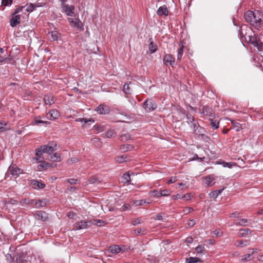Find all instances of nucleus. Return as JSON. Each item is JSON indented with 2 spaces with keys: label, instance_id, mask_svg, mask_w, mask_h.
Returning <instances> with one entry per match:
<instances>
[{
  "label": "nucleus",
  "instance_id": "obj_5",
  "mask_svg": "<svg viewBox=\"0 0 263 263\" xmlns=\"http://www.w3.org/2000/svg\"><path fill=\"white\" fill-rule=\"evenodd\" d=\"M156 107L157 104L152 99H147L143 103V108L147 112L154 110Z\"/></svg>",
  "mask_w": 263,
  "mask_h": 263
},
{
  "label": "nucleus",
  "instance_id": "obj_60",
  "mask_svg": "<svg viewBox=\"0 0 263 263\" xmlns=\"http://www.w3.org/2000/svg\"><path fill=\"white\" fill-rule=\"evenodd\" d=\"M168 193V191L166 190H165L160 191V193L159 194V195H160V197L167 196L169 195V194Z\"/></svg>",
  "mask_w": 263,
  "mask_h": 263
},
{
  "label": "nucleus",
  "instance_id": "obj_2",
  "mask_svg": "<svg viewBox=\"0 0 263 263\" xmlns=\"http://www.w3.org/2000/svg\"><path fill=\"white\" fill-rule=\"evenodd\" d=\"M57 149V144L54 142H49L48 144L43 145L35 149V155H43L44 153L51 154Z\"/></svg>",
  "mask_w": 263,
  "mask_h": 263
},
{
  "label": "nucleus",
  "instance_id": "obj_14",
  "mask_svg": "<svg viewBox=\"0 0 263 263\" xmlns=\"http://www.w3.org/2000/svg\"><path fill=\"white\" fill-rule=\"evenodd\" d=\"M164 62L167 65L169 64L172 67L175 63V58L171 54H166L163 58Z\"/></svg>",
  "mask_w": 263,
  "mask_h": 263
},
{
  "label": "nucleus",
  "instance_id": "obj_46",
  "mask_svg": "<svg viewBox=\"0 0 263 263\" xmlns=\"http://www.w3.org/2000/svg\"><path fill=\"white\" fill-rule=\"evenodd\" d=\"M123 89L124 92L126 94H130L132 92L130 87L129 86V84H125L123 86Z\"/></svg>",
  "mask_w": 263,
  "mask_h": 263
},
{
  "label": "nucleus",
  "instance_id": "obj_21",
  "mask_svg": "<svg viewBox=\"0 0 263 263\" xmlns=\"http://www.w3.org/2000/svg\"><path fill=\"white\" fill-rule=\"evenodd\" d=\"M157 14L160 16L162 15H167L168 14V11L166 6H163L160 7L157 11Z\"/></svg>",
  "mask_w": 263,
  "mask_h": 263
},
{
  "label": "nucleus",
  "instance_id": "obj_4",
  "mask_svg": "<svg viewBox=\"0 0 263 263\" xmlns=\"http://www.w3.org/2000/svg\"><path fill=\"white\" fill-rule=\"evenodd\" d=\"M248 43L251 44L254 47H256L258 50H261L262 47V43L260 41L258 36L255 34L254 32L249 37L248 41H246Z\"/></svg>",
  "mask_w": 263,
  "mask_h": 263
},
{
  "label": "nucleus",
  "instance_id": "obj_61",
  "mask_svg": "<svg viewBox=\"0 0 263 263\" xmlns=\"http://www.w3.org/2000/svg\"><path fill=\"white\" fill-rule=\"evenodd\" d=\"M23 8H24V7L20 6V7L17 8L16 9H15L14 13H13V15H16L17 13L22 11L23 10Z\"/></svg>",
  "mask_w": 263,
  "mask_h": 263
},
{
  "label": "nucleus",
  "instance_id": "obj_16",
  "mask_svg": "<svg viewBox=\"0 0 263 263\" xmlns=\"http://www.w3.org/2000/svg\"><path fill=\"white\" fill-rule=\"evenodd\" d=\"M35 216L38 220L42 221H45L47 219L46 213L41 211H37L35 214Z\"/></svg>",
  "mask_w": 263,
  "mask_h": 263
},
{
  "label": "nucleus",
  "instance_id": "obj_7",
  "mask_svg": "<svg viewBox=\"0 0 263 263\" xmlns=\"http://www.w3.org/2000/svg\"><path fill=\"white\" fill-rule=\"evenodd\" d=\"M91 225V222L90 221H86L81 220L79 222L75 223L73 226V229L74 230H79L87 228Z\"/></svg>",
  "mask_w": 263,
  "mask_h": 263
},
{
  "label": "nucleus",
  "instance_id": "obj_41",
  "mask_svg": "<svg viewBox=\"0 0 263 263\" xmlns=\"http://www.w3.org/2000/svg\"><path fill=\"white\" fill-rule=\"evenodd\" d=\"M186 119L187 120V123L189 124H191V125L195 122V118L191 114H186Z\"/></svg>",
  "mask_w": 263,
  "mask_h": 263
},
{
  "label": "nucleus",
  "instance_id": "obj_38",
  "mask_svg": "<svg viewBox=\"0 0 263 263\" xmlns=\"http://www.w3.org/2000/svg\"><path fill=\"white\" fill-rule=\"evenodd\" d=\"M50 159L52 160L53 161H60V155L56 153L53 154H50Z\"/></svg>",
  "mask_w": 263,
  "mask_h": 263
},
{
  "label": "nucleus",
  "instance_id": "obj_23",
  "mask_svg": "<svg viewBox=\"0 0 263 263\" xmlns=\"http://www.w3.org/2000/svg\"><path fill=\"white\" fill-rule=\"evenodd\" d=\"M231 122L232 126L231 128H234L236 132H239L242 129L241 124L235 120L230 119Z\"/></svg>",
  "mask_w": 263,
  "mask_h": 263
},
{
  "label": "nucleus",
  "instance_id": "obj_37",
  "mask_svg": "<svg viewBox=\"0 0 263 263\" xmlns=\"http://www.w3.org/2000/svg\"><path fill=\"white\" fill-rule=\"evenodd\" d=\"M124 183H129L130 181V175L128 173H126L122 177Z\"/></svg>",
  "mask_w": 263,
  "mask_h": 263
},
{
  "label": "nucleus",
  "instance_id": "obj_49",
  "mask_svg": "<svg viewBox=\"0 0 263 263\" xmlns=\"http://www.w3.org/2000/svg\"><path fill=\"white\" fill-rule=\"evenodd\" d=\"M211 125L213 129H217L219 127V122L216 120L211 119Z\"/></svg>",
  "mask_w": 263,
  "mask_h": 263
},
{
  "label": "nucleus",
  "instance_id": "obj_34",
  "mask_svg": "<svg viewBox=\"0 0 263 263\" xmlns=\"http://www.w3.org/2000/svg\"><path fill=\"white\" fill-rule=\"evenodd\" d=\"M251 231L249 229H242L240 230V233H239V236L240 237L245 236L248 234H251Z\"/></svg>",
  "mask_w": 263,
  "mask_h": 263
},
{
  "label": "nucleus",
  "instance_id": "obj_29",
  "mask_svg": "<svg viewBox=\"0 0 263 263\" xmlns=\"http://www.w3.org/2000/svg\"><path fill=\"white\" fill-rule=\"evenodd\" d=\"M9 170L12 175H17L22 173L21 169L17 167H14L13 166L9 167Z\"/></svg>",
  "mask_w": 263,
  "mask_h": 263
},
{
  "label": "nucleus",
  "instance_id": "obj_36",
  "mask_svg": "<svg viewBox=\"0 0 263 263\" xmlns=\"http://www.w3.org/2000/svg\"><path fill=\"white\" fill-rule=\"evenodd\" d=\"M160 193V191H159L157 190H155L149 192L148 193V195L151 197H160V195H159Z\"/></svg>",
  "mask_w": 263,
  "mask_h": 263
},
{
  "label": "nucleus",
  "instance_id": "obj_8",
  "mask_svg": "<svg viewBox=\"0 0 263 263\" xmlns=\"http://www.w3.org/2000/svg\"><path fill=\"white\" fill-rule=\"evenodd\" d=\"M96 111L100 115H106L110 112V109L109 106L101 104L96 108Z\"/></svg>",
  "mask_w": 263,
  "mask_h": 263
},
{
  "label": "nucleus",
  "instance_id": "obj_9",
  "mask_svg": "<svg viewBox=\"0 0 263 263\" xmlns=\"http://www.w3.org/2000/svg\"><path fill=\"white\" fill-rule=\"evenodd\" d=\"M24 201L25 203H26L27 204H34L37 208L44 207L46 205V202L45 200H30L27 199H25L24 200Z\"/></svg>",
  "mask_w": 263,
  "mask_h": 263
},
{
  "label": "nucleus",
  "instance_id": "obj_42",
  "mask_svg": "<svg viewBox=\"0 0 263 263\" xmlns=\"http://www.w3.org/2000/svg\"><path fill=\"white\" fill-rule=\"evenodd\" d=\"M134 233L136 234V235H145V229H138L137 230H134Z\"/></svg>",
  "mask_w": 263,
  "mask_h": 263
},
{
  "label": "nucleus",
  "instance_id": "obj_31",
  "mask_svg": "<svg viewBox=\"0 0 263 263\" xmlns=\"http://www.w3.org/2000/svg\"><path fill=\"white\" fill-rule=\"evenodd\" d=\"M215 179L213 175H210L205 178V183L207 184L208 186H212L213 184L211 183Z\"/></svg>",
  "mask_w": 263,
  "mask_h": 263
},
{
  "label": "nucleus",
  "instance_id": "obj_39",
  "mask_svg": "<svg viewBox=\"0 0 263 263\" xmlns=\"http://www.w3.org/2000/svg\"><path fill=\"white\" fill-rule=\"evenodd\" d=\"M200 261V259L198 257H190L186 259V262L187 263H195Z\"/></svg>",
  "mask_w": 263,
  "mask_h": 263
},
{
  "label": "nucleus",
  "instance_id": "obj_62",
  "mask_svg": "<svg viewBox=\"0 0 263 263\" xmlns=\"http://www.w3.org/2000/svg\"><path fill=\"white\" fill-rule=\"evenodd\" d=\"M76 121L81 122L82 123H84V124H85L88 122V120L85 118H78L76 119Z\"/></svg>",
  "mask_w": 263,
  "mask_h": 263
},
{
  "label": "nucleus",
  "instance_id": "obj_22",
  "mask_svg": "<svg viewBox=\"0 0 263 263\" xmlns=\"http://www.w3.org/2000/svg\"><path fill=\"white\" fill-rule=\"evenodd\" d=\"M216 164H221L224 167L232 168L233 166H236V163L235 162H226L224 161H218L216 162Z\"/></svg>",
  "mask_w": 263,
  "mask_h": 263
},
{
  "label": "nucleus",
  "instance_id": "obj_32",
  "mask_svg": "<svg viewBox=\"0 0 263 263\" xmlns=\"http://www.w3.org/2000/svg\"><path fill=\"white\" fill-rule=\"evenodd\" d=\"M134 148V147L130 144H123L120 146V150L122 152H126L133 149Z\"/></svg>",
  "mask_w": 263,
  "mask_h": 263
},
{
  "label": "nucleus",
  "instance_id": "obj_64",
  "mask_svg": "<svg viewBox=\"0 0 263 263\" xmlns=\"http://www.w3.org/2000/svg\"><path fill=\"white\" fill-rule=\"evenodd\" d=\"M176 180H177V179H176V177H172L171 178H170L168 180L167 183L168 184L173 183L175 182L176 181Z\"/></svg>",
  "mask_w": 263,
  "mask_h": 263
},
{
  "label": "nucleus",
  "instance_id": "obj_51",
  "mask_svg": "<svg viewBox=\"0 0 263 263\" xmlns=\"http://www.w3.org/2000/svg\"><path fill=\"white\" fill-rule=\"evenodd\" d=\"M79 161V159L77 157H73L70 159H69L67 161V162L69 164H72L73 163H75L78 162Z\"/></svg>",
  "mask_w": 263,
  "mask_h": 263
},
{
  "label": "nucleus",
  "instance_id": "obj_20",
  "mask_svg": "<svg viewBox=\"0 0 263 263\" xmlns=\"http://www.w3.org/2000/svg\"><path fill=\"white\" fill-rule=\"evenodd\" d=\"M44 102L45 104L51 105L54 103V97L51 95H47L44 98Z\"/></svg>",
  "mask_w": 263,
  "mask_h": 263
},
{
  "label": "nucleus",
  "instance_id": "obj_1",
  "mask_svg": "<svg viewBox=\"0 0 263 263\" xmlns=\"http://www.w3.org/2000/svg\"><path fill=\"white\" fill-rule=\"evenodd\" d=\"M244 16L246 21L254 28L258 29L261 27L263 24V13L260 11H247Z\"/></svg>",
  "mask_w": 263,
  "mask_h": 263
},
{
  "label": "nucleus",
  "instance_id": "obj_55",
  "mask_svg": "<svg viewBox=\"0 0 263 263\" xmlns=\"http://www.w3.org/2000/svg\"><path fill=\"white\" fill-rule=\"evenodd\" d=\"M12 0H2V4L3 5L7 6L11 5L12 4Z\"/></svg>",
  "mask_w": 263,
  "mask_h": 263
},
{
  "label": "nucleus",
  "instance_id": "obj_47",
  "mask_svg": "<svg viewBox=\"0 0 263 263\" xmlns=\"http://www.w3.org/2000/svg\"><path fill=\"white\" fill-rule=\"evenodd\" d=\"M183 52V46H181L179 48L178 51V54H177V59L178 60H180Z\"/></svg>",
  "mask_w": 263,
  "mask_h": 263
},
{
  "label": "nucleus",
  "instance_id": "obj_15",
  "mask_svg": "<svg viewBox=\"0 0 263 263\" xmlns=\"http://www.w3.org/2000/svg\"><path fill=\"white\" fill-rule=\"evenodd\" d=\"M202 113L206 115L210 116V117L213 118L214 117V114L213 112L211 107L209 106H204L202 108Z\"/></svg>",
  "mask_w": 263,
  "mask_h": 263
},
{
  "label": "nucleus",
  "instance_id": "obj_13",
  "mask_svg": "<svg viewBox=\"0 0 263 263\" xmlns=\"http://www.w3.org/2000/svg\"><path fill=\"white\" fill-rule=\"evenodd\" d=\"M21 21V16L20 15H13L12 17L11 18L10 23V25L12 27H15L17 25L20 23Z\"/></svg>",
  "mask_w": 263,
  "mask_h": 263
},
{
  "label": "nucleus",
  "instance_id": "obj_28",
  "mask_svg": "<svg viewBox=\"0 0 263 263\" xmlns=\"http://www.w3.org/2000/svg\"><path fill=\"white\" fill-rule=\"evenodd\" d=\"M251 221L250 219L242 218L240 219L239 222L235 223V224L237 226L246 227L248 226V223Z\"/></svg>",
  "mask_w": 263,
  "mask_h": 263
},
{
  "label": "nucleus",
  "instance_id": "obj_35",
  "mask_svg": "<svg viewBox=\"0 0 263 263\" xmlns=\"http://www.w3.org/2000/svg\"><path fill=\"white\" fill-rule=\"evenodd\" d=\"M105 137L107 138H112L116 136L115 132L114 129H109L105 133Z\"/></svg>",
  "mask_w": 263,
  "mask_h": 263
},
{
  "label": "nucleus",
  "instance_id": "obj_12",
  "mask_svg": "<svg viewBox=\"0 0 263 263\" xmlns=\"http://www.w3.org/2000/svg\"><path fill=\"white\" fill-rule=\"evenodd\" d=\"M60 35L61 34L56 30L49 32L48 34V38L51 41H55L58 40Z\"/></svg>",
  "mask_w": 263,
  "mask_h": 263
},
{
  "label": "nucleus",
  "instance_id": "obj_17",
  "mask_svg": "<svg viewBox=\"0 0 263 263\" xmlns=\"http://www.w3.org/2000/svg\"><path fill=\"white\" fill-rule=\"evenodd\" d=\"M31 185L35 189H42L45 187V184L35 180L32 181Z\"/></svg>",
  "mask_w": 263,
  "mask_h": 263
},
{
  "label": "nucleus",
  "instance_id": "obj_6",
  "mask_svg": "<svg viewBox=\"0 0 263 263\" xmlns=\"http://www.w3.org/2000/svg\"><path fill=\"white\" fill-rule=\"evenodd\" d=\"M62 7L67 15L70 16H74V7L64 4V0H62Z\"/></svg>",
  "mask_w": 263,
  "mask_h": 263
},
{
  "label": "nucleus",
  "instance_id": "obj_48",
  "mask_svg": "<svg viewBox=\"0 0 263 263\" xmlns=\"http://www.w3.org/2000/svg\"><path fill=\"white\" fill-rule=\"evenodd\" d=\"M130 138V135L128 134H123L120 137L121 140L123 142L126 141Z\"/></svg>",
  "mask_w": 263,
  "mask_h": 263
},
{
  "label": "nucleus",
  "instance_id": "obj_18",
  "mask_svg": "<svg viewBox=\"0 0 263 263\" xmlns=\"http://www.w3.org/2000/svg\"><path fill=\"white\" fill-rule=\"evenodd\" d=\"M108 251L113 254H117L120 252L124 251L122 248L120 247L118 245L110 246L108 249Z\"/></svg>",
  "mask_w": 263,
  "mask_h": 263
},
{
  "label": "nucleus",
  "instance_id": "obj_3",
  "mask_svg": "<svg viewBox=\"0 0 263 263\" xmlns=\"http://www.w3.org/2000/svg\"><path fill=\"white\" fill-rule=\"evenodd\" d=\"M239 31L240 39L242 42H246L248 41L249 37L251 34H253L254 32L250 27L246 25L241 26Z\"/></svg>",
  "mask_w": 263,
  "mask_h": 263
},
{
  "label": "nucleus",
  "instance_id": "obj_25",
  "mask_svg": "<svg viewBox=\"0 0 263 263\" xmlns=\"http://www.w3.org/2000/svg\"><path fill=\"white\" fill-rule=\"evenodd\" d=\"M224 189V187H223L222 189L215 190V191L211 192L209 193L210 198H213V199L216 198L218 197V196L219 195L222 193V192L223 191Z\"/></svg>",
  "mask_w": 263,
  "mask_h": 263
},
{
  "label": "nucleus",
  "instance_id": "obj_44",
  "mask_svg": "<svg viewBox=\"0 0 263 263\" xmlns=\"http://www.w3.org/2000/svg\"><path fill=\"white\" fill-rule=\"evenodd\" d=\"M6 260L10 262H15V256H12L11 254L8 253L6 254Z\"/></svg>",
  "mask_w": 263,
  "mask_h": 263
},
{
  "label": "nucleus",
  "instance_id": "obj_10",
  "mask_svg": "<svg viewBox=\"0 0 263 263\" xmlns=\"http://www.w3.org/2000/svg\"><path fill=\"white\" fill-rule=\"evenodd\" d=\"M68 22L71 27L77 28L80 30H83V25L79 19L73 20L72 18H68Z\"/></svg>",
  "mask_w": 263,
  "mask_h": 263
},
{
  "label": "nucleus",
  "instance_id": "obj_50",
  "mask_svg": "<svg viewBox=\"0 0 263 263\" xmlns=\"http://www.w3.org/2000/svg\"><path fill=\"white\" fill-rule=\"evenodd\" d=\"M146 203V200H137L134 202V204L136 206L142 205Z\"/></svg>",
  "mask_w": 263,
  "mask_h": 263
},
{
  "label": "nucleus",
  "instance_id": "obj_56",
  "mask_svg": "<svg viewBox=\"0 0 263 263\" xmlns=\"http://www.w3.org/2000/svg\"><path fill=\"white\" fill-rule=\"evenodd\" d=\"M7 125V123L5 122H0V131L4 132L6 130V126Z\"/></svg>",
  "mask_w": 263,
  "mask_h": 263
},
{
  "label": "nucleus",
  "instance_id": "obj_45",
  "mask_svg": "<svg viewBox=\"0 0 263 263\" xmlns=\"http://www.w3.org/2000/svg\"><path fill=\"white\" fill-rule=\"evenodd\" d=\"M88 181L91 184H93L97 182H100V181L99 180L98 177L95 176L90 177L88 179Z\"/></svg>",
  "mask_w": 263,
  "mask_h": 263
},
{
  "label": "nucleus",
  "instance_id": "obj_63",
  "mask_svg": "<svg viewBox=\"0 0 263 263\" xmlns=\"http://www.w3.org/2000/svg\"><path fill=\"white\" fill-rule=\"evenodd\" d=\"M196 222L194 219H190L187 222V224L189 227H192L195 224Z\"/></svg>",
  "mask_w": 263,
  "mask_h": 263
},
{
  "label": "nucleus",
  "instance_id": "obj_54",
  "mask_svg": "<svg viewBox=\"0 0 263 263\" xmlns=\"http://www.w3.org/2000/svg\"><path fill=\"white\" fill-rule=\"evenodd\" d=\"M37 157L33 158V160H35V162L39 163L42 162L44 160V158L42 157V155H36Z\"/></svg>",
  "mask_w": 263,
  "mask_h": 263
},
{
  "label": "nucleus",
  "instance_id": "obj_27",
  "mask_svg": "<svg viewBox=\"0 0 263 263\" xmlns=\"http://www.w3.org/2000/svg\"><path fill=\"white\" fill-rule=\"evenodd\" d=\"M50 164L49 163L43 160L42 162H41V164L38 165L37 167V171H41L42 170H46L50 166Z\"/></svg>",
  "mask_w": 263,
  "mask_h": 263
},
{
  "label": "nucleus",
  "instance_id": "obj_53",
  "mask_svg": "<svg viewBox=\"0 0 263 263\" xmlns=\"http://www.w3.org/2000/svg\"><path fill=\"white\" fill-rule=\"evenodd\" d=\"M142 220L141 218H137V219H134L132 222V223L133 226H136L137 224H141L142 222Z\"/></svg>",
  "mask_w": 263,
  "mask_h": 263
},
{
  "label": "nucleus",
  "instance_id": "obj_40",
  "mask_svg": "<svg viewBox=\"0 0 263 263\" xmlns=\"http://www.w3.org/2000/svg\"><path fill=\"white\" fill-rule=\"evenodd\" d=\"M196 250L198 254H202L205 253L204 246L203 245H199L196 248Z\"/></svg>",
  "mask_w": 263,
  "mask_h": 263
},
{
  "label": "nucleus",
  "instance_id": "obj_33",
  "mask_svg": "<svg viewBox=\"0 0 263 263\" xmlns=\"http://www.w3.org/2000/svg\"><path fill=\"white\" fill-rule=\"evenodd\" d=\"M191 127L193 126V130L195 132H196L197 130H198V133H201V130H202V127H201L198 124V123L195 122H194L191 125Z\"/></svg>",
  "mask_w": 263,
  "mask_h": 263
},
{
  "label": "nucleus",
  "instance_id": "obj_26",
  "mask_svg": "<svg viewBox=\"0 0 263 263\" xmlns=\"http://www.w3.org/2000/svg\"><path fill=\"white\" fill-rule=\"evenodd\" d=\"M40 116H37L34 118V120L32 121L33 124L36 125H40L41 124H48L49 122L46 121H43L40 120Z\"/></svg>",
  "mask_w": 263,
  "mask_h": 263
},
{
  "label": "nucleus",
  "instance_id": "obj_58",
  "mask_svg": "<svg viewBox=\"0 0 263 263\" xmlns=\"http://www.w3.org/2000/svg\"><path fill=\"white\" fill-rule=\"evenodd\" d=\"M240 213L238 212H233L230 215V217L232 218H238L239 217Z\"/></svg>",
  "mask_w": 263,
  "mask_h": 263
},
{
  "label": "nucleus",
  "instance_id": "obj_57",
  "mask_svg": "<svg viewBox=\"0 0 263 263\" xmlns=\"http://www.w3.org/2000/svg\"><path fill=\"white\" fill-rule=\"evenodd\" d=\"M205 159V157H199L198 156L197 154H195L193 157V158L191 159L192 160H198L199 161L201 162Z\"/></svg>",
  "mask_w": 263,
  "mask_h": 263
},
{
  "label": "nucleus",
  "instance_id": "obj_30",
  "mask_svg": "<svg viewBox=\"0 0 263 263\" xmlns=\"http://www.w3.org/2000/svg\"><path fill=\"white\" fill-rule=\"evenodd\" d=\"M148 49L151 53H155L157 50V45L153 41H151L148 45Z\"/></svg>",
  "mask_w": 263,
  "mask_h": 263
},
{
  "label": "nucleus",
  "instance_id": "obj_52",
  "mask_svg": "<svg viewBox=\"0 0 263 263\" xmlns=\"http://www.w3.org/2000/svg\"><path fill=\"white\" fill-rule=\"evenodd\" d=\"M247 240H238L236 243L237 247H245L247 246Z\"/></svg>",
  "mask_w": 263,
  "mask_h": 263
},
{
  "label": "nucleus",
  "instance_id": "obj_24",
  "mask_svg": "<svg viewBox=\"0 0 263 263\" xmlns=\"http://www.w3.org/2000/svg\"><path fill=\"white\" fill-rule=\"evenodd\" d=\"M130 160L129 157L127 155H123L116 157V160L119 163H123L127 162Z\"/></svg>",
  "mask_w": 263,
  "mask_h": 263
},
{
  "label": "nucleus",
  "instance_id": "obj_43",
  "mask_svg": "<svg viewBox=\"0 0 263 263\" xmlns=\"http://www.w3.org/2000/svg\"><path fill=\"white\" fill-rule=\"evenodd\" d=\"M252 259L253 257H252V254L248 253L247 255L242 256L241 260L243 261H247L249 260H251Z\"/></svg>",
  "mask_w": 263,
  "mask_h": 263
},
{
  "label": "nucleus",
  "instance_id": "obj_11",
  "mask_svg": "<svg viewBox=\"0 0 263 263\" xmlns=\"http://www.w3.org/2000/svg\"><path fill=\"white\" fill-rule=\"evenodd\" d=\"M47 119L53 120L57 119L59 116V112L56 109H51L47 114Z\"/></svg>",
  "mask_w": 263,
  "mask_h": 263
},
{
  "label": "nucleus",
  "instance_id": "obj_19",
  "mask_svg": "<svg viewBox=\"0 0 263 263\" xmlns=\"http://www.w3.org/2000/svg\"><path fill=\"white\" fill-rule=\"evenodd\" d=\"M26 255L24 252H20L15 255V262L22 263L25 260Z\"/></svg>",
  "mask_w": 263,
  "mask_h": 263
},
{
  "label": "nucleus",
  "instance_id": "obj_59",
  "mask_svg": "<svg viewBox=\"0 0 263 263\" xmlns=\"http://www.w3.org/2000/svg\"><path fill=\"white\" fill-rule=\"evenodd\" d=\"M67 181L71 185L75 184L78 181V180L77 179H72V178H71V179H68Z\"/></svg>",
  "mask_w": 263,
  "mask_h": 263
}]
</instances>
